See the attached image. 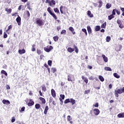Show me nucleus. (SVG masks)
Masks as SVG:
<instances>
[{
    "label": "nucleus",
    "instance_id": "58",
    "mask_svg": "<svg viewBox=\"0 0 124 124\" xmlns=\"http://www.w3.org/2000/svg\"><path fill=\"white\" fill-rule=\"evenodd\" d=\"M25 109H26V108H25V107H22L21 108V110H20V112H24V111H25Z\"/></svg>",
    "mask_w": 124,
    "mask_h": 124
},
{
    "label": "nucleus",
    "instance_id": "40",
    "mask_svg": "<svg viewBox=\"0 0 124 124\" xmlns=\"http://www.w3.org/2000/svg\"><path fill=\"white\" fill-rule=\"evenodd\" d=\"M32 52H34L35 51V45L33 44L32 45V49H31Z\"/></svg>",
    "mask_w": 124,
    "mask_h": 124
},
{
    "label": "nucleus",
    "instance_id": "38",
    "mask_svg": "<svg viewBox=\"0 0 124 124\" xmlns=\"http://www.w3.org/2000/svg\"><path fill=\"white\" fill-rule=\"evenodd\" d=\"M1 73L2 74H4V75H5V76H7V73L6 72V71H4V70H2L1 71Z\"/></svg>",
    "mask_w": 124,
    "mask_h": 124
},
{
    "label": "nucleus",
    "instance_id": "55",
    "mask_svg": "<svg viewBox=\"0 0 124 124\" xmlns=\"http://www.w3.org/2000/svg\"><path fill=\"white\" fill-rule=\"evenodd\" d=\"M93 106H94V107H95L96 108H98V106H99L98 103H95V104L93 105Z\"/></svg>",
    "mask_w": 124,
    "mask_h": 124
},
{
    "label": "nucleus",
    "instance_id": "25",
    "mask_svg": "<svg viewBox=\"0 0 124 124\" xmlns=\"http://www.w3.org/2000/svg\"><path fill=\"white\" fill-rule=\"evenodd\" d=\"M5 11H6V12H7V13L8 14H10L11 13V12H12V9H8V8H6L5 9Z\"/></svg>",
    "mask_w": 124,
    "mask_h": 124
},
{
    "label": "nucleus",
    "instance_id": "14",
    "mask_svg": "<svg viewBox=\"0 0 124 124\" xmlns=\"http://www.w3.org/2000/svg\"><path fill=\"white\" fill-rule=\"evenodd\" d=\"M87 15L90 17V18H93V15L92 14V12H91V11H87Z\"/></svg>",
    "mask_w": 124,
    "mask_h": 124
},
{
    "label": "nucleus",
    "instance_id": "24",
    "mask_svg": "<svg viewBox=\"0 0 124 124\" xmlns=\"http://www.w3.org/2000/svg\"><path fill=\"white\" fill-rule=\"evenodd\" d=\"M50 3H51V5H49V6L53 7V5H56V1H55L54 0H51L50 1Z\"/></svg>",
    "mask_w": 124,
    "mask_h": 124
},
{
    "label": "nucleus",
    "instance_id": "57",
    "mask_svg": "<svg viewBox=\"0 0 124 124\" xmlns=\"http://www.w3.org/2000/svg\"><path fill=\"white\" fill-rule=\"evenodd\" d=\"M26 14L28 17H30V16H31V14H30V12L29 11H26Z\"/></svg>",
    "mask_w": 124,
    "mask_h": 124
},
{
    "label": "nucleus",
    "instance_id": "61",
    "mask_svg": "<svg viewBox=\"0 0 124 124\" xmlns=\"http://www.w3.org/2000/svg\"><path fill=\"white\" fill-rule=\"evenodd\" d=\"M7 34L5 33V32L4 33L3 35V38H7Z\"/></svg>",
    "mask_w": 124,
    "mask_h": 124
},
{
    "label": "nucleus",
    "instance_id": "30",
    "mask_svg": "<svg viewBox=\"0 0 124 124\" xmlns=\"http://www.w3.org/2000/svg\"><path fill=\"white\" fill-rule=\"evenodd\" d=\"M53 40L55 42H57L59 40V36H55L53 37Z\"/></svg>",
    "mask_w": 124,
    "mask_h": 124
},
{
    "label": "nucleus",
    "instance_id": "36",
    "mask_svg": "<svg viewBox=\"0 0 124 124\" xmlns=\"http://www.w3.org/2000/svg\"><path fill=\"white\" fill-rule=\"evenodd\" d=\"M98 3H99L98 7L100 8V7L102 6V1L101 0H99Z\"/></svg>",
    "mask_w": 124,
    "mask_h": 124
},
{
    "label": "nucleus",
    "instance_id": "6",
    "mask_svg": "<svg viewBox=\"0 0 124 124\" xmlns=\"http://www.w3.org/2000/svg\"><path fill=\"white\" fill-rule=\"evenodd\" d=\"M117 23L120 29H124V26L123 25V23H122V21H121V20L118 19L117 20Z\"/></svg>",
    "mask_w": 124,
    "mask_h": 124
},
{
    "label": "nucleus",
    "instance_id": "18",
    "mask_svg": "<svg viewBox=\"0 0 124 124\" xmlns=\"http://www.w3.org/2000/svg\"><path fill=\"white\" fill-rule=\"evenodd\" d=\"M39 99L40 100H41V101H42L43 104H45V103H46V100L44 98L42 97H40Z\"/></svg>",
    "mask_w": 124,
    "mask_h": 124
},
{
    "label": "nucleus",
    "instance_id": "56",
    "mask_svg": "<svg viewBox=\"0 0 124 124\" xmlns=\"http://www.w3.org/2000/svg\"><path fill=\"white\" fill-rule=\"evenodd\" d=\"M15 121H16V119H15V117H13L12 118L11 122L12 123H14V122H15Z\"/></svg>",
    "mask_w": 124,
    "mask_h": 124
},
{
    "label": "nucleus",
    "instance_id": "60",
    "mask_svg": "<svg viewBox=\"0 0 124 124\" xmlns=\"http://www.w3.org/2000/svg\"><path fill=\"white\" fill-rule=\"evenodd\" d=\"M60 97H61V99H64V97H65V96L64 94H61L60 95Z\"/></svg>",
    "mask_w": 124,
    "mask_h": 124
},
{
    "label": "nucleus",
    "instance_id": "59",
    "mask_svg": "<svg viewBox=\"0 0 124 124\" xmlns=\"http://www.w3.org/2000/svg\"><path fill=\"white\" fill-rule=\"evenodd\" d=\"M60 102H61V105H62L63 103V100H62L63 99H62L61 98H59Z\"/></svg>",
    "mask_w": 124,
    "mask_h": 124
},
{
    "label": "nucleus",
    "instance_id": "39",
    "mask_svg": "<svg viewBox=\"0 0 124 124\" xmlns=\"http://www.w3.org/2000/svg\"><path fill=\"white\" fill-rule=\"evenodd\" d=\"M41 107L40 104H36L35 105V108H36V109H39Z\"/></svg>",
    "mask_w": 124,
    "mask_h": 124
},
{
    "label": "nucleus",
    "instance_id": "13",
    "mask_svg": "<svg viewBox=\"0 0 124 124\" xmlns=\"http://www.w3.org/2000/svg\"><path fill=\"white\" fill-rule=\"evenodd\" d=\"M102 57L104 60V62H108V58H107V57H106V56H105V55L103 54L102 55Z\"/></svg>",
    "mask_w": 124,
    "mask_h": 124
},
{
    "label": "nucleus",
    "instance_id": "28",
    "mask_svg": "<svg viewBox=\"0 0 124 124\" xmlns=\"http://www.w3.org/2000/svg\"><path fill=\"white\" fill-rule=\"evenodd\" d=\"M114 18H115V16H113V15H110L108 16V19L109 20L114 19Z\"/></svg>",
    "mask_w": 124,
    "mask_h": 124
},
{
    "label": "nucleus",
    "instance_id": "44",
    "mask_svg": "<svg viewBox=\"0 0 124 124\" xmlns=\"http://www.w3.org/2000/svg\"><path fill=\"white\" fill-rule=\"evenodd\" d=\"M69 102H70V99H67L64 101V103L65 104H67V103H69Z\"/></svg>",
    "mask_w": 124,
    "mask_h": 124
},
{
    "label": "nucleus",
    "instance_id": "20",
    "mask_svg": "<svg viewBox=\"0 0 124 124\" xmlns=\"http://www.w3.org/2000/svg\"><path fill=\"white\" fill-rule=\"evenodd\" d=\"M48 110H49V107L48 106H46L44 111V113L45 114V115H47V112H48Z\"/></svg>",
    "mask_w": 124,
    "mask_h": 124
},
{
    "label": "nucleus",
    "instance_id": "51",
    "mask_svg": "<svg viewBox=\"0 0 124 124\" xmlns=\"http://www.w3.org/2000/svg\"><path fill=\"white\" fill-rule=\"evenodd\" d=\"M51 71L53 72V73H55V72L57 71V69H56V68H52Z\"/></svg>",
    "mask_w": 124,
    "mask_h": 124
},
{
    "label": "nucleus",
    "instance_id": "42",
    "mask_svg": "<svg viewBox=\"0 0 124 124\" xmlns=\"http://www.w3.org/2000/svg\"><path fill=\"white\" fill-rule=\"evenodd\" d=\"M42 90L43 92H45L46 91H47V88H46V86H45V85L42 86Z\"/></svg>",
    "mask_w": 124,
    "mask_h": 124
},
{
    "label": "nucleus",
    "instance_id": "19",
    "mask_svg": "<svg viewBox=\"0 0 124 124\" xmlns=\"http://www.w3.org/2000/svg\"><path fill=\"white\" fill-rule=\"evenodd\" d=\"M69 31H71V32L73 33V34H75V33H76V32H75V31H74V28H73V27H70L69 28Z\"/></svg>",
    "mask_w": 124,
    "mask_h": 124
},
{
    "label": "nucleus",
    "instance_id": "50",
    "mask_svg": "<svg viewBox=\"0 0 124 124\" xmlns=\"http://www.w3.org/2000/svg\"><path fill=\"white\" fill-rule=\"evenodd\" d=\"M66 33V31L65 30H63L61 31V34H65Z\"/></svg>",
    "mask_w": 124,
    "mask_h": 124
},
{
    "label": "nucleus",
    "instance_id": "9",
    "mask_svg": "<svg viewBox=\"0 0 124 124\" xmlns=\"http://www.w3.org/2000/svg\"><path fill=\"white\" fill-rule=\"evenodd\" d=\"M16 21L18 25V26L21 25V17L18 16L17 17L16 19Z\"/></svg>",
    "mask_w": 124,
    "mask_h": 124
},
{
    "label": "nucleus",
    "instance_id": "35",
    "mask_svg": "<svg viewBox=\"0 0 124 124\" xmlns=\"http://www.w3.org/2000/svg\"><path fill=\"white\" fill-rule=\"evenodd\" d=\"M111 6H112V4L109 3H107L106 5L107 9H109V8H111Z\"/></svg>",
    "mask_w": 124,
    "mask_h": 124
},
{
    "label": "nucleus",
    "instance_id": "34",
    "mask_svg": "<svg viewBox=\"0 0 124 124\" xmlns=\"http://www.w3.org/2000/svg\"><path fill=\"white\" fill-rule=\"evenodd\" d=\"M95 31H100V26H96L95 28Z\"/></svg>",
    "mask_w": 124,
    "mask_h": 124
},
{
    "label": "nucleus",
    "instance_id": "43",
    "mask_svg": "<svg viewBox=\"0 0 124 124\" xmlns=\"http://www.w3.org/2000/svg\"><path fill=\"white\" fill-rule=\"evenodd\" d=\"M27 8L28 9H29V10H30V11L32 10V9L31 8V5H30V3H27Z\"/></svg>",
    "mask_w": 124,
    "mask_h": 124
},
{
    "label": "nucleus",
    "instance_id": "37",
    "mask_svg": "<svg viewBox=\"0 0 124 124\" xmlns=\"http://www.w3.org/2000/svg\"><path fill=\"white\" fill-rule=\"evenodd\" d=\"M81 31H83L84 33H85L86 36H87V35H88V33L87 32V30H86V29L83 28L81 30Z\"/></svg>",
    "mask_w": 124,
    "mask_h": 124
},
{
    "label": "nucleus",
    "instance_id": "10",
    "mask_svg": "<svg viewBox=\"0 0 124 124\" xmlns=\"http://www.w3.org/2000/svg\"><path fill=\"white\" fill-rule=\"evenodd\" d=\"M34 105V102L32 101V100L30 99L29 101V102L28 104V106H29V107H31V106H32Z\"/></svg>",
    "mask_w": 124,
    "mask_h": 124
},
{
    "label": "nucleus",
    "instance_id": "4",
    "mask_svg": "<svg viewBox=\"0 0 124 124\" xmlns=\"http://www.w3.org/2000/svg\"><path fill=\"white\" fill-rule=\"evenodd\" d=\"M60 10L61 14L65 15L66 14V11H68V10L67 9V8L66 7L61 6L60 7Z\"/></svg>",
    "mask_w": 124,
    "mask_h": 124
},
{
    "label": "nucleus",
    "instance_id": "52",
    "mask_svg": "<svg viewBox=\"0 0 124 124\" xmlns=\"http://www.w3.org/2000/svg\"><path fill=\"white\" fill-rule=\"evenodd\" d=\"M37 54H38V55H41V54H42V52L40 50L37 49Z\"/></svg>",
    "mask_w": 124,
    "mask_h": 124
},
{
    "label": "nucleus",
    "instance_id": "64",
    "mask_svg": "<svg viewBox=\"0 0 124 124\" xmlns=\"http://www.w3.org/2000/svg\"><path fill=\"white\" fill-rule=\"evenodd\" d=\"M53 101H53V98H50V99H49L50 103H52V102H53Z\"/></svg>",
    "mask_w": 124,
    "mask_h": 124
},
{
    "label": "nucleus",
    "instance_id": "45",
    "mask_svg": "<svg viewBox=\"0 0 124 124\" xmlns=\"http://www.w3.org/2000/svg\"><path fill=\"white\" fill-rule=\"evenodd\" d=\"M110 40H111V37L107 36L106 38L107 42H109Z\"/></svg>",
    "mask_w": 124,
    "mask_h": 124
},
{
    "label": "nucleus",
    "instance_id": "62",
    "mask_svg": "<svg viewBox=\"0 0 124 124\" xmlns=\"http://www.w3.org/2000/svg\"><path fill=\"white\" fill-rule=\"evenodd\" d=\"M6 88L7 90H10V86L8 85H6Z\"/></svg>",
    "mask_w": 124,
    "mask_h": 124
},
{
    "label": "nucleus",
    "instance_id": "15",
    "mask_svg": "<svg viewBox=\"0 0 124 124\" xmlns=\"http://www.w3.org/2000/svg\"><path fill=\"white\" fill-rule=\"evenodd\" d=\"M2 103L3 104H6V105H8V104H10V101L8 100L3 99L2 100Z\"/></svg>",
    "mask_w": 124,
    "mask_h": 124
},
{
    "label": "nucleus",
    "instance_id": "32",
    "mask_svg": "<svg viewBox=\"0 0 124 124\" xmlns=\"http://www.w3.org/2000/svg\"><path fill=\"white\" fill-rule=\"evenodd\" d=\"M99 79L101 82H104V78L102 76H99Z\"/></svg>",
    "mask_w": 124,
    "mask_h": 124
},
{
    "label": "nucleus",
    "instance_id": "63",
    "mask_svg": "<svg viewBox=\"0 0 124 124\" xmlns=\"http://www.w3.org/2000/svg\"><path fill=\"white\" fill-rule=\"evenodd\" d=\"M116 13L117 15H120V14H121V12L116 10Z\"/></svg>",
    "mask_w": 124,
    "mask_h": 124
},
{
    "label": "nucleus",
    "instance_id": "11",
    "mask_svg": "<svg viewBox=\"0 0 124 124\" xmlns=\"http://www.w3.org/2000/svg\"><path fill=\"white\" fill-rule=\"evenodd\" d=\"M18 53L20 55H23V54L26 53V50L25 49H19Z\"/></svg>",
    "mask_w": 124,
    "mask_h": 124
},
{
    "label": "nucleus",
    "instance_id": "33",
    "mask_svg": "<svg viewBox=\"0 0 124 124\" xmlns=\"http://www.w3.org/2000/svg\"><path fill=\"white\" fill-rule=\"evenodd\" d=\"M113 76L115 77V78H117V79H119L120 78V76L116 73H113Z\"/></svg>",
    "mask_w": 124,
    "mask_h": 124
},
{
    "label": "nucleus",
    "instance_id": "31",
    "mask_svg": "<svg viewBox=\"0 0 124 124\" xmlns=\"http://www.w3.org/2000/svg\"><path fill=\"white\" fill-rule=\"evenodd\" d=\"M53 10L55 13H57V14H60V10H59V9L58 8H54Z\"/></svg>",
    "mask_w": 124,
    "mask_h": 124
},
{
    "label": "nucleus",
    "instance_id": "1",
    "mask_svg": "<svg viewBox=\"0 0 124 124\" xmlns=\"http://www.w3.org/2000/svg\"><path fill=\"white\" fill-rule=\"evenodd\" d=\"M36 24L38 25L39 27H41V26H43L44 24H45V21L43 19L37 18L36 20Z\"/></svg>",
    "mask_w": 124,
    "mask_h": 124
},
{
    "label": "nucleus",
    "instance_id": "21",
    "mask_svg": "<svg viewBox=\"0 0 124 124\" xmlns=\"http://www.w3.org/2000/svg\"><path fill=\"white\" fill-rule=\"evenodd\" d=\"M117 117L118 118H124V112L118 114Z\"/></svg>",
    "mask_w": 124,
    "mask_h": 124
},
{
    "label": "nucleus",
    "instance_id": "3",
    "mask_svg": "<svg viewBox=\"0 0 124 124\" xmlns=\"http://www.w3.org/2000/svg\"><path fill=\"white\" fill-rule=\"evenodd\" d=\"M123 93H124V87L122 89H118L117 90H115L114 91V94L116 97H119V94H122Z\"/></svg>",
    "mask_w": 124,
    "mask_h": 124
},
{
    "label": "nucleus",
    "instance_id": "46",
    "mask_svg": "<svg viewBox=\"0 0 124 124\" xmlns=\"http://www.w3.org/2000/svg\"><path fill=\"white\" fill-rule=\"evenodd\" d=\"M116 9H113L112 10L111 15H113V16H115V15H116Z\"/></svg>",
    "mask_w": 124,
    "mask_h": 124
},
{
    "label": "nucleus",
    "instance_id": "29",
    "mask_svg": "<svg viewBox=\"0 0 124 124\" xmlns=\"http://www.w3.org/2000/svg\"><path fill=\"white\" fill-rule=\"evenodd\" d=\"M74 48L75 49V52L77 54H78V52H79V49H78V47L76 45H74Z\"/></svg>",
    "mask_w": 124,
    "mask_h": 124
},
{
    "label": "nucleus",
    "instance_id": "7",
    "mask_svg": "<svg viewBox=\"0 0 124 124\" xmlns=\"http://www.w3.org/2000/svg\"><path fill=\"white\" fill-rule=\"evenodd\" d=\"M93 113L95 116H98V115H99V113H100V111L98 108H95L93 110Z\"/></svg>",
    "mask_w": 124,
    "mask_h": 124
},
{
    "label": "nucleus",
    "instance_id": "49",
    "mask_svg": "<svg viewBox=\"0 0 124 124\" xmlns=\"http://www.w3.org/2000/svg\"><path fill=\"white\" fill-rule=\"evenodd\" d=\"M47 63L48 64V65L49 66H52V61L51 60H49L48 62H47Z\"/></svg>",
    "mask_w": 124,
    "mask_h": 124
},
{
    "label": "nucleus",
    "instance_id": "27",
    "mask_svg": "<svg viewBox=\"0 0 124 124\" xmlns=\"http://www.w3.org/2000/svg\"><path fill=\"white\" fill-rule=\"evenodd\" d=\"M104 69L106 71H112V69L110 67H105Z\"/></svg>",
    "mask_w": 124,
    "mask_h": 124
},
{
    "label": "nucleus",
    "instance_id": "2",
    "mask_svg": "<svg viewBox=\"0 0 124 124\" xmlns=\"http://www.w3.org/2000/svg\"><path fill=\"white\" fill-rule=\"evenodd\" d=\"M47 11L48 12V13L51 15V16H52L53 17L55 20H57L58 19V17H57V16L54 12H53V11L51 10V8L50 7H48L47 9Z\"/></svg>",
    "mask_w": 124,
    "mask_h": 124
},
{
    "label": "nucleus",
    "instance_id": "12",
    "mask_svg": "<svg viewBox=\"0 0 124 124\" xmlns=\"http://www.w3.org/2000/svg\"><path fill=\"white\" fill-rule=\"evenodd\" d=\"M67 120L68 122H70V124H73V122L71 121V120H72V118H71V116H70V115H68L67 117Z\"/></svg>",
    "mask_w": 124,
    "mask_h": 124
},
{
    "label": "nucleus",
    "instance_id": "8",
    "mask_svg": "<svg viewBox=\"0 0 124 124\" xmlns=\"http://www.w3.org/2000/svg\"><path fill=\"white\" fill-rule=\"evenodd\" d=\"M81 78L82 80H83V81L85 82V84H88L89 82V79L88 78H87V77H85V76H82Z\"/></svg>",
    "mask_w": 124,
    "mask_h": 124
},
{
    "label": "nucleus",
    "instance_id": "53",
    "mask_svg": "<svg viewBox=\"0 0 124 124\" xmlns=\"http://www.w3.org/2000/svg\"><path fill=\"white\" fill-rule=\"evenodd\" d=\"M46 3H48L49 5H52L51 4V1H50V0H46Z\"/></svg>",
    "mask_w": 124,
    "mask_h": 124
},
{
    "label": "nucleus",
    "instance_id": "23",
    "mask_svg": "<svg viewBox=\"0 0 124 124\" xmlns=\"http://www.w3.org/2000/svg\"><path fill=\"white\" fill-rule=\"evenodd\" d=\"M87 31L89 34H91V33H92V28H91V26H87Z\"/></svg>",
    "mask_w": 124,
    "mask_h": 124
},
{
    "label": "nucleus",
    "instance_id": "22",
    "mask_svg": "<svg viewBox=\"0 0 124 124\" xmlns=\"http://www.w3.org/2000/svg\"><path fill=\"white\" fill-rule=\"evenodd\" d=\"M67 51L68 52H69V53H72V52H74L75 49L74 48H72L71 47H68L67 49Z\"/></svg>",
    "mask_w": 124,
    "mask_h": 124
},
{
    "label": "nucleus",
    "instance_id": "47",
    "mask_svg": "<svg viewBox=\"0 0 124 124\" xmlns=\"http://www.w3.org/2000/svg\"><path fill=\"white\" fill-rule=\"evenodd\" d=\"M91 93V90H85L84 92V94H88V93Z\"/></svg>",
    "mask_w": 124,
    "mask_h": 124
},
{
    "label": "nucleus",
    "instance_id": "17",
    "mask_svg": "<svg viewBox=\"0 0 124 124\" xmlns=\"http://www.w3.org/2000/svg\"><path fill=\"white\" fill-rule=\"evenodd\" d=\"M68 78H67V80L70 82H73V80H72V75H68Z\"/></svg>",
    "mask_w": 124,
    "mask_h": 124
},
{
    "label": "nucleus",
    "instance_id": "41",
    "mask_svg": "<svg viewBox=\"0 0 124 124\" xmlns=\"http://www.w3.org/2000/svg\"><path fill=\"white\" fill-rule=\"evenodd\" d=\"M106 22H104L102 25L101 28L102 29H105L106 28Z\"/></svg>",
    "mask_w": 124,
    "mask_h": 124
},
{
    "label": "nucleus",
    "instance_id": "54",
    "mask_svg": "<svg viewBox=\"0 0 124 124\" xmlns=\"http://www.w3.org/2000/svg\"><path fill=\"white\" fill-rule=\"evenodd\" d=\"M64 85H65V82H63L62 81H61V87H62H62H64Z\"/></svg>",
    "mask_w": 124,
    "mask_h": 124
},
{
    "label": "nucleus",
    "instance_id": "5",
    "mask_svg": "<svg viewBox=\"0 0 124 124\" xmlns=\"http://www.w3.org/2000/svg\"><path fill=\"white\" fill-rule=\"evenodd\" d=\"M53 46H47L46 47H45L44 48V49L45 50V51L46 52H47V53H49V52H50V51H51V50H53Z\"/></svg>",
    "mask_w": 124,
    "mask_h": 124
},
{
    "label": "nucleus",
    "instance_id": "26",
    "mask_svg": "<svg viewBox=\"0 0 124 124\" xmlns=\"http://www.w3.org/2000/svg\"><path fill=\"white\" fill-rule=\"evenodd\" d=\"M70 102L72 103V105H74L75 103H76V101L75 100L73 99V98H71Z\"/></svg>",
    "mask_w": 124,
    "mask_h": 124
},
{
    "label": "nucleus",
    "instance_id": "48",
    "mask_svg": "<svg viewBox=\"0 0 124 124\" xmlns=\"http://www.w3.org/2000/svg\"><path fill=\"white\" fill-rule=\"evenodd\" d=\"M12 29V25H10L8 26L7 30H6V32H7L10 30Z\"/></svg>",
    "mask_w": 124,
    "mask_h": 124
},
{
    "label": "nucleus",
    "instance_id": "16",
    "mask_svg": "<svg viewBox=\"0 0 124 124\" xmlns=\"http://www.w3.org/2000/svg\"><path fill=\"white\" fill-rule=\"evenodd\" d=\"M51 95L53 97H56V91L54 89H51Z\"/></svg>",
    "mask_w": 124,
    "mask_h": 124
}]
</instances>
